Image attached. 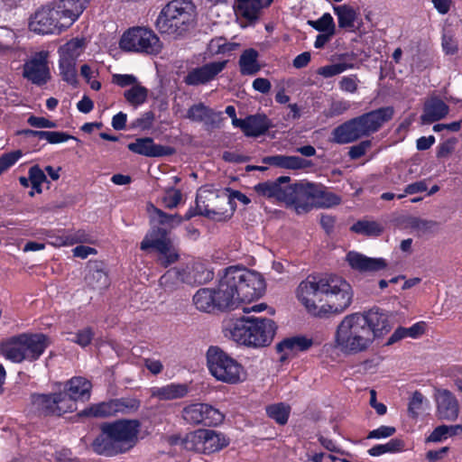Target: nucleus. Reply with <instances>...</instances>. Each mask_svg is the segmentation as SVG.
<instances>
[{"mask_svg": "<svg viewBox=\"0 0 462 462\" xmlns=\"http://www.w3.org/2000/svg\"><path fill=\"white\" fill-rule=\"evenodd\" d=\"M220 113L199 102L191 106L186 115V118L192 122L203 123L207 126H216L219 121Z\"/></svg>", "mask_w": 462, "mask_h": 462, "instance_id": "393cba45", "label": "nucleus"}, {"mask_svg": "<svg viewBox=\"0 0 462 462\" xmlns=\"http://www.w3.org/2000/svg\"><path fill=\"white\" fill-rule=\"evenodd\" d=\"M435 400L439 418L447 420H455L457 418L459 412L458 402L450 391L437 389Z\"/></svg>", "mask_w": 462, "mask_h": 462, "instance_id": "aec40b11", "label": "nucleus"}, {"mask_svg": "<svg viewBox=\"0 0 462 462\" xmlns=\"http://www.w3.org/2000/svg\"><path fill=\"white\" fill-rule=\"evenodd\" d=\"M410 226L411 228L421 232L422 234H426L428 232L432 231L435 227L439 226V223L434 220L423 219L420 217H412L410 220Z\"/></svg>", "mask_w": 462, "mask_h": 462, "instance_id": "13d9d810", "label": "nucleus"}, {"mask_svg": "<svg viewBox=\"0 0 462 462\" xmlns=\"http://www.w3.org/2000/svg\"><path fill=\"white\" fill-rule=\"evenodd\" d=\"M356 234L368 236H378L383 233V227L375 221L359 220L351 226Z\"/></svg>", "mask_w": 462, "mask_h": 462, "instance_id": "49530a36", "label": "nucleus"}, {"mask_svg": "<svg viewBox=\"0 0 462 462\" xmlns=\"http://www.w3.org/2000/svg\"><path fill=\"white\" fill-rule=\"evenodd\" d=\"M299 300L307 310L320 316L321 312L341 313L352 303V286L342 277L325 274L320 277L309 276L297 290Z\"/></svg>", "mask_w": 462, "mask_h": 462, "instance_id": "f257e3e1", "label": "nucleus"}, {"mask_svg": "<svg viewBox=\"0 0 462 462\" xmlns=\"http://www.w3.org/2000/svg\"><path fill=\"white\" fill-rule=\"evenodd\" d=\"M373 343L371 332L365 326L361 312L345 316L335 331L334 346L344 355L365 352Z\"/></svg>", "mask_w": 462, "mask_h": 462, "instance_id": "39448f33", "label": "nucleus"}, {"mask_svg": "<svg viewBox=\"0 0 462 462\" xmlns=\"http://www.w3.org/2000/svg\"><path fill=\"white\" fill-rule=\"evenodd\" d=\"M100 434L93 440L91 447L95 453L111 457L122 453L106 423L100 427Z\"/></svg>", "mask_w": 462, "mask_h": 462, "instance_id": "4be33fe9", "label": "nucleus"}, {"mask_svg": "<svg viewBox=\"0 0 462 462\" xmlns=\"http://www.w3.org/2000/svg\"><path fill=\"white\" fill-rule=\"evenodd\" d=\"M208 367L218 381L237 383L245 376L243 366L217 346H210L207 352Z\"/></svg>", "mask_w": 462, "mask_h": 462, "instance_id": "6e6552de", "label": "nucleus"}, {"mask_svg": "<svg viewBox=\"0 0 462 462\" xmlns=\"http://www.w3.org/2000/svg\"><path fill=\"white\" fill-rule=\"evenodd\" d=\"M312 344V339L302 336H297L283 339L276 346V349L279 353L282 354L281 360L283 361L291 355L308 350Z\"/></svg>", "mask_w": 462, "mask_h": 462, "instance_id": "a878e982", "label": "nucleus"}, {"mask_svg": "<svg viewBox=\"0 0 462 462\" xmlns=\"http://www.w3.org/2000/svg\"><path fill=\"white\" fill-rule=\"evenodd\" d=\"M346 261L353 270L359 273H376L388 265L383 258H372L354 251L347 253Z\"/></svg>", "mask_w": 462, "mask_h": 462, "instance_id": "6ab92c4d", "label": "nucleus"}, {"mask_svg": "<svg viewBox=\"0 0 462 462\" xmlns=\"http://www.w3.org/2000/svg\"><path fill=\"white\" fill-rule=\"evenodd\" d=\"M393 114V107L384 106L347 120L332 131L330 141L337 144H346L369 136L390 121Z\"/></svg>", "mask_w": 462, "mask_h": 462, "instance_id": "20e7f679", "label": "nucleus"}, {"mask_svg": "<svg viewBox=\"0 0 462 462\" xmlns=\"http://www.w3.org/2000/svg\"><path fill=\"white\" fill-rule=\"evenodd\" d=\"M120 404L114 402V400L109 402H103L94 404L91 407L85 409L82 413L86 416L96 418H105L118 413V407Z\"/></svg>", "mask_w": 462, "mask_h": 462, "instance_id": "4c0bfd02", "label": "nucleus"}, {"mask_svg": "<svg viewBox=\"0 0 462 462\" xmlns=\"http://www.w3.org/2000/svg\"><path fill=\"white\" fill-rule=\"evenodd\" d=\"M32 402L42 413L45 415H55V393L35 394L32 396Z\"/></svg>", "mask_w": 462, "mask_h": 462, "instance_id": "c03bdc74", "label": "nucleus"}, {"mask_svg": "<svg viewBox=\"0 0 462 462\" xmlns=\"http://www.w3.org/2000/svg\"><path fill=\"white\" fill-rule=\"evenodd\" d=\"M83 48V41L72 39L60 48V58L76 61Z\"/></svg>", "mask_w": 462, "mask_h": 462, "instance_id": "8fccbe9b", "label": "nucleus"}, {"mask_svg": "<svg viewBox=\"0 0 462 462\" xmlns=\"http://www.w3.org/2000/svg\"><path fill=\"white\" fill-rule=\"evenodd\" d=\"M265 290V282L259 273L245 267L230 266L225 270L217 290V310H235L241 303L260 298Z\"/></svg>", "mask_w": 462, "mask_h": 462, "instance_id": "f03ea898", "label": "nucleus"}, {"mask_svg": "<svg viewBox=\"0 0 462 462\" xmlns=\"http://www.w3.org/2000/svg\"><path fill=\"white\" fill-rule=\"evenodd\" d=\"M193 303L200 311L212 312L217 310L215 291L209 288L199 289L193 296Z\"/></svg>", "mask_w": 462, "mask_h": 462, "instance_id": "473e14b6", "label": "nucleus"}, {"mask_svg": "<svg viewBox=\"0 0 462 462\" xmlns=\"http://www.w3.org/2000/svg\"><path fill=\"white\" fill-rule=\"evenodd\" d=\"M124 97L131 106L137 107L146 102L148 89L140 84H135L125 91Z\"/></svg>", "mask_w": 462, "mask_h": 462, "instance_id": "a19ab883", "label": "nucleus"}, {"mask_svg": "<svg viewBox=\"0 0 462 462\" xmlns=\"http://www.w3.org/2000/svg\"><path fill=\"white\" fill-rule=\"evenodd\" d=\"M348 57L349 55L346 53L339 55V62L319 68L317 69V74L325 79H328L339 75L347 69H355V64L346 60Z\"/></svg>", "mask_w": 462, "mask_h": 462, "instance_id": "f704fd0d", "label": "nucleus"}, {"mask_svg": "<svg viewBox=\"0 0 462 462\" xmlns=\"http://www.w3.org/2000/svg\"><path fill=\"white\" fill-rule=\"evenodd\" d=\"M291 178L288 176H281L275 180H268L258 183L254 186V190L257 194L265 198H273L279 201L287 202V199L290 198L289 188Z\"/></svg>", "mask_w": 462, "mask_h": 462, "instance_id": "a211bd4d", "label": "nucleus"}, {"mask_svg": "<svg viewBox=\"0 0 462 462\" xmlns=\"http://www.w3.org/2000/svg\"><path fill=\"white\" fill-rule=\"evenodd\" d=\"M371 141L366 140L362 141L358 144L350 147L348 152L349 157L353 160L362 157L363 155H365L366 151L371 147Z\"/></svg>", "mask_w": 462, "mask_h": 462, "instance_id": "69168bd1", "label": "nucleus"}, {"mask_svg": "<svg viewBox=\"0 0 462 462\" xmlns=\"http://www.w3.org/2000/svg\"><path fill=\"white\" fill-rule=\"evenodd\" d=\"M181 199V191L172 187L166 189L165 195L162 197L164 207L170 209L176 208L180 203Z\"/></svg>", "mask_w": 462, "mask_h": 462, "instance_id": "6e6d98bb", "label": "nucleus"}, {"mask_svg": "<svg viewBox=\"0 0 462 462\" xmlns=\"http://www.w3.org/2000/svg\"><path fill=\"white\" fill-rule=\"evenodd\" d=\"M239 44L235 42H227L225 38L219 37L212 39L209 42V51L214 54L226 53L235 51Z\"/></svg>", "mask_w": 462, "mask_h": 462, "instance_id": "5fc2aeb1", "label": "nucleus"}, {"mask_svg": "<svg viewBox=\"0 0 462 462\" xmlns=\"http://www.w3.org/2000/svg\"><path fill=\"white\" fill-rule=\"evenodd\" d=\"M215 199L217 201H212V209H210L208 218L215 221H226L230 218L231 213H228L225 207L230 205V200L225 199L219 200L217 197H216Z\"/></svg>", "mask_w": 462, "mask_h": 462, "instance_id": "3c124183", "label": "nucleus"}, {"mask_svg": "<svg viewBox=\"0 0 462 462\" xmlns=\"http://www.w3.org/2000/svg\"><path fill=\"white\" fill-rule=\"evenodd\" d=\"M405 443L402 439L395 438L390 439L386 444H378L368 450L373 457L381 456L384 453H394L404 449Z\"/></svg>", "mask_w": 462, "mask_h": 462, "instance_id": "37998d69", "label": "nucleus"}, {"mask_svg": "<svg viewBox=\"0 0 462 462\" xmlns=\"http://www.w3.org/2000/svg\"><path fill=\"white\" fill-rule=\"evenodd\" d=\"M334 11L337 15L338 26L340 28L346 29L350 32L355 31V21L356 19V13L352 7L346 5H343L335 6Z\"/></svg>", "mask_w": 462, "mask_h": 462, "instance_id": "58836bf2", "label": "nucleus"}, {"mask_svg": "<svg viewBox=\"0 0 462 462\" xmlns=\"http://www.w3.org/2000/svg\"><path fill=\"white\" fill-rule=\"evenodd\" d=\"M181 417L190 425L216 426L224 420V415L217 409L207 403H191L185 406Z\"/></svg>", "mask_w": 462, "mask_h": 462, "instance_id": "f8f14e48", "label": "nucleus"}, {"mask_svg": "<svg viewBox=\"0 0 462 462\" xmlns=\"http://www.w3.org/2000/svg\"><path fill=\"white\" fill-rule=\"evenodd\" d=\"M85 281L87 284L92 289L101 290L108 285L107 274L97 263L88 265V273L85 276Z\"/></svg>", "mask_w": 462, "mask_h": 462, "instance_id": "c9c22d12", "label": "nucleus"}, {"mask_svg": "<svg viewBox=\"0 0 462 462\" xmlns=\"http://www.w3.org/2000/svg\"><path fill=\"white\" fill-rule=\"evenodd\" d=\"M22 156V152L17 150L4 153L0 157V175L12 167Z\"/></svg>", "mask_w": 462, "mask_h": 462, "instance_id": "052dcab7", "label": "nucleus"}, {"mask_svg": "<svg viewBox=\"0 0 462 462\" xmlns=\"http://www.w3.org/2000/svg\"><path fill=\"white\" fill-rule=\"evenodd\" d=\"M189 390L186 383H169L161 387H152L150 395L159 401H172L185 397Z\"/></svg>", "mask_w": 462, "mask_h": 462, "instance_id": "cd10ccee", "label": "nucleus"}, {"mask_svg": "<svg viewBox=\"0 0 462 462\" xmlns=\"http://www.w3.org/2000/svg\"><path fill=\"white\" fill-rule=\"evenodd\" d=\"M178 440L175 439L171 443L177 444ZM180 441L185 449L203 454L219 451L229 444V439L223 433L204 429L188 433Z\"/></svg>", "mask_w": 462, "mask_h": 462, "instance_id": "1a4fd4ad", "label": "nucleus"}, {"mask_svg": "<svg viewBox=\"0 0 462 462\" xmlns=\"http://www.w3.org/2000/svg\"><path fill=\"white\" fill-rule=\"evenodd\" d=\"M140 248L148 251L152 248L159 254L157 262L163 267H168L179 260V253L174 248L165 229L158 227L148 233L141 242Z\"/></svg>", "mask_w": 462, "mask_h": 462, "instance_id": "9b49d317", "label": "nucleus"}, {"mask_svg": "<svg viewBox=\"0 0 462 462\" xmlns=\"http://www.w3.org/2000/svg\"><path fill=\"white\" fill-rule=\"evenodd\" d=\"M360 80L356 74H351L348 76H344L338 82L339 88L347 93H356L358 89V84Z\"/></svg>", "mask_w": 462, "mask_h": 462, "instance_id": "bf43d9fd", "label": "nucleus"}, {"mask_svg": "<svg viewBox=\"0 0 462 462\" xmlns=\"http://www.w3.org/2000/svg\"><path fill=\"white\" fill-rule=\"evenodd\" d=\"M91 383L84 377L77 376L69 380L65 386L64 391L74 400L88 399L90 396Z\"/></svg>", "mask_w": 462, "mask_h": 462, "instance_id": "c756f323", "label": "nucleus"}, {"mask_svg": "<svg viewBox=\"0 0 462 462\" xmlns=\"http://www.w3.org/2000/svg\"><path fill=\"white\" fill-rule=\"evenodd\" d=\"M195 6L189 0H172L159 14L156 28L161 33L181 35L194 21Z\"/></svg>", "mask_w": 462, "mask_h": 462, "instance_id": "0eeeda50", "label": "nucleus"}, {"mask_svg": "<svg viewBox=\"0 0 462 462\" xmlns=\"http://www.w3.org/2000/svg\"><path fill=\"white\" fill-rule=\"evenodd\" d=\"M272 127L271 121L265 115L257 114L246 116L245 135L257 137L264 134Z\"/></svg>", "mask_w": 462, "mask_h": 462, "instance_id": "7c9ffc66", "label": "nucleus"}, {"mask_svg": "<svg viewBox=\"0 0 462 462\" xmlns=\"http://www.w3.org/2000/svg\"><path fill=\"white\" fill-rule=\"evenodd\" d=\"M308 24L320 32H336V25L330 14H324L318 20H309Z\"/></svg>", "mask_w": 462, "mask_h": 462, "instance_id": "864d4df0", "label": "nucleus"}, {"mask_svg": "<svg viewBox=\"0 0 462 462\" xmlns=\"http://www.w3.org/2000/svg\"><path fill=\"white\" fill-rule=\"evenodd\" d=\"M351 107V104L346 100H333L328 107V109L325 112L327 117H335L343 115Z\"/></svg>", "mask_w": 462, "mask_h": 462, "instance_id": "4d7b16f0", "label": "nucleus"}, {"mask_svg": "<svg viewBox=\"0 0 462 462\" xmlns=\"http://www.w3.org/2000/svg\"><path fill=\"white\" fill-rule=\"evenodd\" d=\"M260 8L261 0H236V14L248 21L257 19Z\"/></svg>", "mask_w": 462, "mask_h": 462, "instance_id": "ea45409f", "label": "nucleus"}, {"mask_svg": "<svg viewBox=\"0 0 462 462\" xmlns=\"http://www.w3.org/2000/svg\"><path fill=\"white\" fill-rule=\"evenodd\" d=\"M27 123L35 128H55L57 124L45 117L31 116L27 119Z\"/></svg>", "mask_w": 462, "mask_h": 462, "instance_id": "774afa93", "label": "nucleus"}, {"mask_svg": "<svg viewBox=\"0 0 462 462\" xmlns=\"http://www.w3.org/2000/svg\"><path fill=\"white\" fill-rule=\"evenodd\" d=\"M263 162L280 168L299 170L309 165L306 160L299 156L273 155L263 158Z\"/></svg>", "mask_w": 462, "mask_h": 462, "instance_id": "2f4dec72", "label": "nucleus"}, {"mask_svg": "<svg viewBox=\"0 0 462 462\" xmlns=\"http://www.w3.org/2000/svg\"><path fill=\"white\" fill-rule=\"evenodd\" d=\"M24 353L29 361L37 360L48 346V337L43 334H21Z\"/></svg>", "mask_w": 462, "mask_h": 462, "instance_id": "5701e85b", "label": "nucleus"}, {"mask_svg": "<svg viewBox=\"0 0 462 462\" xmlns=\"http://www.w3.org/2000/svg\"><path fill=\"white\" fill-rule=\"evenodd\" d=\"M227 62V60L211 61L202 66L192 68L188 70L183 82L188 86L193 87L206 85L217 78L226 69Z\"/></svg>", "mask_w": 462, "mask_h": 462, "instance_id": "2eb2a0df", "label": "nucleus"}, {"mask_svg": "<svg viewBox=\"0 0 462 462\" xmlns=\"http://www.w3.org/2000/svg\"><path fill=\"white\" fill-rule=\"evenodd\" d=\"M127 147L131 152L146 157H162L172 153L171 147L156 144L150 137L138 138Z\"/></svg>", "mask_w": 462, "mask_h": 462, "instance_id": "412c9836", "label": "nucleus"}, {"mask_svg": "<svg viewBox=\"0 0 462 462\" xmlns=\"http://www.w3.org/2000/svg\"><path fill=\"white\" fill-rule=\"evenodd\" d=\"M276 325L273 320L262 317H244L237 319L230 329L232 338L239 344L263 347L274 337Z\"/></svg>", "mask_w": 462, "mask_h": 462, "instance_id": "423d86ee", "label": "nucleus"}, {"mask_svg": "<svg viewBox=\"0 0 462 462\" xmlns=\"http://www.w3.org/2000/svg\"><path fill=\"white\" fill-rule=\"evenodd\" d=\"M119 46L126 51L141 52L150 55L158 54L162 50L159 37L150 29L133 27L121 37Z\"/></svg>", "mask_w": 462, "mask_h": 462, "instance_id": "9d476101", "label": "nucleus"}, {"mask_svg": "<svg viewBox=\"0 0 462 462\" xmlns=\"http://www.w3.org/2000/svg\"><path fill=\"white\" fill-rule=\"evenodd\" d=\"M361 316L365 321V326L371 332L373 341L391 330L387 313L379 308L374 307L366 311H363L361 312Z\"/></svg>", "mask_w": 462, "mask_h": 462, "instance_id": "f3484780", "label": "nucleus"}, {"mask_svg": "<svg viewBox=\"0 0 462 462\" xmlns=\"http://www.w3.org/2000/svg\"><path fill=\"white\" fill-rule=\"evenodd\" d=\"M290 411V406L282 402L266 407L267 415L281 425H284L288 421Z\"/></svg>", "mask_w": 462, "mask_h": 462, "instance_id": "09e8293b", "label": "nucleus"}, {"mask_svg": "<svg viewBox=\"0 0 462 462\" xmlns=\"http://www.w3.org/2000/svg\"><path fill=\"white\" fill-rule=\"evenodd\" d=\"M76 61L60 58V70L62 79L71 85L77 83Z\"/></svg>", "mask_w": 462, "mask_h": 462, "instance_id": "603ef678", "label": "nucleus"}, {"mask_svg": "<svg viewBox=\"0 0 462 462\" xmlns=\"http://www.w3.org/2000/svg\"><path fill=\"white\" fill-rule=\"evenodd\" d=\"M55 415L60 416L66 412L77 410V402L74 401L66 391L55 393Z\"/></svg>", "mask_w": 462, "mask_h": 462, "instance_id": "79ce46f5", "label": "nucleus"}, {"mask_svg": "<svg viewBox=\"0 0 462 462\" xmlns=\"http://www.w3.org/2000/svg\"><path fill=\"white\" fill-rule=\"evenodd\" d=\"M29 177L32 187L41 186L47 180L44 171L38 165H34L30 168Z\"/></svg>", "mask_w": 462, "mask_h": 462, "instance_id": "e2e57ef3", "label": "nucleus"}, {"mask_svg": "<svg viewBox=\"0 0 462 462\" xmlns=\"http://www.w3.org/2000/svg\"><path fill=\"white\" fill-rule=\"evenodd\" d=\"M94 337V332L91 328H85L79 330L75 334V338L71 339L74 343L79 345L82 347L88 346Z\"/></svg>", "mask_w": 462, "mask_h": 462, "instance_id": "680f3d73", "label": "nucleus"}, {"mask_svg": "<svg viewBox=\"0 0 462 462\" xmlns=\"http://www.w3.org/2000/svg\"><path fill=\"white\" fill-rule=\"evenodd\" d=\"M152 218L157 222L168 227H174L182 223L183 218L179 214H167L162 209L152 206Z\"/></svg>", "mask_w": 462, "mask_h": 462, "instance_id": "de8ad7c7", "label": "nucleus"}, {"mask_svg": "<svg viewBox=\"0 0 462 462\" xmlns=\"http://www.w3.org/2000/svg\"><path fill=\"white\" fill-rule=\"evenodd\" d=\"M114 402L120 404L118 412L126 413L134 411L140 407V402L136 399H120L114 400Z\"/></svg>", "mask_w": 462, "mask_h": 462, "instance_id": "0e129e2a", "label": "nucleus"}, {"mask_svg": "<svg viewBox=\"0 0 462 462\" xmlns=\"http://www.w3.org/2000/svg\"><path fill=\"white\" fill-rule=\"evenodd\" d=\"M315 208H330L340 204L341 199L323 186L315 184Z\"/></svg>", "mask_w": 462, "mask_h": 462, "instance_id": "e433bc0d", "label": "nucleus"}, {"mask_svg": "<svg viewBox=\"0 0 462 462\" xmlns=\"http://www.w3.org/2000/svg\"><path fill=\"white\" fill-rule=\"evenodd\" d=\"M258 56V51L252 48L243 51L238 61L242 75H254L261 69Z\"/></svg>", "mask_w": 462, "mask_h": 462, "instance_id": "72a5a7b5", "label": "nucleus"}, {"mask_svg": "<svg viewBox=\"0 0 462 462\" xmlns=\"http://www.w3.org/2000/svg\"><path fill=\"white\" fill-rule=\"evenodd\" d=\"M69 139H74V137L64 132H54V131H46L45 132V139L49 143H60L66 142Z\"/></svg>", "mask_w": 462, "mask_h": 462, "instance_id": "338daca9", "label": "nucleus"}, {"mask_svg": "<svg viewBox=\"0 0 462 462\" xmlns=\"http://www.w3.org/2000/svg\"><path fill=\"white\" fill-rule=\"evenodd\" d=\"M189 268H171L161 276L159 282L165 291H172L180 284L190 283L193 280L189 277Z\"/></svg>", "mask_w": 462, "mask_h": 462, "instance_id": "bb28decb", "label": "nucleus"}, {"mask_svg": "<svg viewBox=\"0 0 462 462\" xmlns=\"http://www.w3.org/2000/svg\"><path fill=\"white\" fill-rule=\"evenodd\" d=\"M23 78L37 86L44 85L51 78L47 62V53L41 51L36 53L23 65Z\"/></svg>", "mask_w": 462, "mask_h": 462, "instance_id": "dca6fc26", "label": "nucleus"}, {"mask_svg": "<svg viewBox=\"0 0 462 462\" xmlns=\"http://www.w3.org/2000/svg\"><path fill=\"white\" fill-rule=\"evenodd\" d=\"M448 112L449 107L443 100L432 97L425 102L420 120L422 124H431L444 118Z\"/></svg>", "mask_w": 462, "mask_h": 462, "instance_id": "b1692460", "label": "nucleus"}, {"mask_svg": "<svg viewBox=\"0 0 462 462\" xmlns=\"http://www.w3.org/2000/svg\"><path fill=\"white\" fill-rule=\"evenodd\" d=\"M1 354L14 363H21L27 360L24 353L21 335L13 337L5 342L0 348Z\"/></svg>", "mask_w": 462, "mask_h": 462, "instance_id": "c85d7f7f", "label": "nucleus"}, {"mask_svg": "<svg viewBox=\"0 0 462 462\" xmlns=\"http://www.w3.org/2000/svg\"><path fill=\"white\" fill-rule=\"evenodd\" d=\"M105 423L122 453L130 450L136 444L140 427L138 420H120Z\"/></svg>", "mask_w": 462, "mask_h": 462, "instance_id": "ddd939ff", "label": "nucleus"}, {"mask_svg": "<svg viewBox=\"0 0 462 462\" xmlns=\"http://www.w3.org/2000/svg\"><path fill=\"white\" fill-rule=\"evenodd\" d=\"M290 198L286 204L292 206L298 214H303L315 208V184L295 183L290 185Z\"/></svg>", "mask_w": 462, "mask_h": 462, "instance_id": "4468645a", "label": "nucleus"}, {"mask_svg": "<svg viewBox=\"0 0 462 462\" xmlns=\"http://www.w3.org/2000/svg\"><path fill=\"white\" fill-rule=\"evenodd\" d=\"M89 0H55L38 8L29 19L31 32L40 35H60L83 14Z\"/></svg>", "mask_w": 462, "mask_h": 462, "instance_id": "7ed1b4c3", "label": "nucleus"}, {"mask_svg": "<svg viewBox=\"0 0 462 462\" xmlns=\"http://www.w3.org/2000/svg\"><path fill=\"white\" fill-rule=\"evenodd\" d=\"M462 432V424L457 425H440L434 429L428 438V441L439 442L448 437L456 436Z\"/></svg>", "mask_w": 462, "mask_h": 462, "instance_id": "a18cd8bd", "label": "nucleus"}]
</instances>
